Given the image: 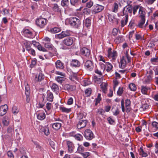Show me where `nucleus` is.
<instances>
[{
  "instance_id": "nucleus-64",
  "label": "nucleus",
  "mask_w": 158,
  "mask_h": 158,
  "mask_svg": "<svg viewBox=\"0 0 158 158\" xmlns=\"http://www.w3.org/2000/svg\"><path fill=\"white\" fill-rule=\"evenodd\" d=\"M8 158H14V155L11 151H8L7 153Z\"/></svg>"
},
{
  "instance_id": "nucleus-37",
  "label": "nucleus",
  "mask_w": 158,
  "mask_h": 158,
  "mask_svg": "<svg viewBox=\"0 0 158 158\" xmlns=\"http://www.w3.org/2000/svg\"><path fill=\"white\" fill-rule=\"evenodd\" d=\"M139 153L142 157H146L148 156L147 153L145 152L141 147L140 148L139 150Z\"/></svg>"
},
{
  "instance_id": "nucleus-44",
  "label": "nucleus",
  "mask_w": 158,
  "mask_h": 158,
  "mask_svg": "<svg viewBox=\"0 0 158 158\" xmlns=\"http://www.w3.org/2000/svg\"><path fill=\"white\" fill-rule=\"evenodd\" d=\"M13 113L15 115L19 112V109L16 106H14L12 110Z\"/></svg>"
},
{
  "instance_id": "nucleus-55",
  "label": "nucleus",
  "mask_w": 158,
  "mask_h": 158,
  "mask_svg": "<svg viewBox=\"0 0 158 158\" xmlns=\"http://www.w3.org/2000/svg\"><path fill=\"white\" fill-rule=\"evenodd\" d=\"M91 93V89L90 88L86 89L85 91V94L87 96H89Z\"/></svg>"
},
{
  "instance_id": "nucleus-6",
  "label": "nucleus",
  "mask_w": 158,
  "mask_h": 158,
  "mask_svg": "<svg viewBox=\"0 0 158 158\" xmlns=\"http://www.w3.org/2000/svg\"><path fill=\"white\" fill-rule=\"evenodd\" d=\"M24 44L27 50L28 51V52L32 55L35 56V50L31 48V43L29 42L28 41H25Z\"/></svg>"
},
{
  "instance_id": "nucleus-24",
  "label": "nucleus",
  "mask_w": 158,
  "mask_h": 158,
  "mask_svg": "<svg viewBox=\"0 0 158 158\" xmlns=\"http://www.w3.org/2000/svg\"><path fill=\"white\" fill-rule=\"evenodd\" d=\"M131 102L130 100L128 99L125 101L126 111L127 112H129L130 110V105Z\"/></svg>"
},
{
  "instance_id": "nucleus-21",
  "label": "nucleus",
  "mask_w": 158,
  "mask_h": 158,
  "mask_svg": "<svg viewBox=\"0 0 158 158\" xmlns=\"http://www.w3.org/2000/svg\"><path fill=\"white\" fill-rule=\"evenodd\" d=\"M87 123V121L86 120H80L77 125V127L78 129L83 128L86 126Z\"/></svg>"
},
{
  "instance_id": "nucleus-56",
  "label": "nucleus",
  "mask_w": 158,
  "mask_h": 158,
  "mask_svg": "<svg viewBox=\"0 0 158 158\" xmlns=\"http://www.w3.org/2000/svg\"><path fill=\"white\" fill-rule=\"evenodd\" d=\"M148 79H151L152 78L153 74V71L152 70L150 69L149 72H148Z\"/></svg>"
},
{
  "instance_id": "nucleus-52",
  "label": "nucleus",
  "mask_w": 158,
  "mask_h": 158,
  "mask_svg": "<svg viewBox=\"0 0 158 158\" xmlns=\"http://www.w3.org/2000/svg\"><path fill=\"white\" fill-rule=\"evenodd\" d=\"M2 14L6 16H9L10 15V14L9 13V10L6 9L3 10Z\"/></svg>"
},
{
  "instance_id": "nucleus-51",
  "label": "nucleus",
  "mask_w": 158,
  "mask_h": 158,
  "mask_svg": "<svg viewBox=\"0 0 158 158\" xmlns=\"http://www.w3.org/2000/svg\"><path fill=\"white\" fill-rule=\"evenodd\" d=\"M101 94H98V96H97V98H96L95 100L96 101V103H95V105H97L99 103L100 101L101 100Z\"/></svg>"
},
{
  "instance_id": "nucleus-27",
  "label": "nucleus",
  "mask_w": 158,
  "mask_h": 158,
  "mask_svg": "<svg viewBox=\"0 0 158 158\" xmlns=\"http://www.w3.org/2000/svg\"><path fill=\"white\" fill-rule=\"evenodd\" d=\"M47 99L49 102H52L53 98V95L52 93L49 91H48L47 92Z\"/></svg>"
},
{
  "instance_id": "nucleus-2",
  "label": "nucleus",
  "mask_w": 158,
  "mask_h": 158,
  "mask_svg": "<svg viewBox=\"0 0 158 158\" xmlns=\"http://www.w3.org/2000/svg\"><path fill=\"white\" fill-rule=\"evenodd\" d=\"M68 21L70 25L75 28H78L81 24L80 19L75 17H70Z\"/></svg>"
},
{
  "instance_id": "nucleus-20",
  "label": "nucleus",
  "mask_w": 158,
  "mask_h": 158,
  "mask_svg": "<svg viewBox=\"0 0 158 158\" xmlns=\"http://www.w3.org/2000/svg\"><path fill=\"white\" fill-rule=\"evenodd\" d=\"M120 5V3L117 2H114L112 5V12L114 13L117 12L119 9V5Z\"/></svg>"
},
{
  "instance_id": "nucleus-34",
  "label": "nucleus",
  "mask_w": 158,
  "mask_h": 158,
  "mask_svg": "<svg viewBox=\"0 0 158 158\" xmlns=\"http://www.w3.org/2000/svg\"><path fill=\"white\" fill-rule=\"evenodd\" d=\"M52 9L55 12H56L60 13H61V9L57 4H54V6Z\"/></svg>"
},
{
  "instance_id": "nucleus-9",
  "label": "nucleus",
  "mask_w": 158,
  "mask_h": 158,
  "mask_svg": "<svg viewBox=\"0 0 158 158\" xmlns=\"http://www.w3.org/2000/svg\"><path fill=\"white\" fill-rule=\"evenodd\" d=\"M81 55L84 58L89 59L90 56V52L89 49L85 47H83L80 50Z\"/></svg>"
},
{
  "instance_id": "nucleus-30",
  "label": "nucleus",
  "mask_w": 158,
  "mask_h": 158,
  "mask_svg": "<svg viewBox=\"0 0 158 158\" xmlns=\"http://www.w3.org/2000/svg\"><path fill=\"white\" fill-rule=\"evenodd\" d=\"M108 84L106 83L103 82L100 85L101 88L103 92L106 93L107 91V87Z\"/></svg>"
},
{
  "instance_id": "nucleus-50",
  "label": "nucleus",
  "mask_w": 158,
  "mask_h": 158,
  "mask_svg": "<svg viewBox=\"0 0 158 158\" xmlns=\"http://www.w3.org/2000/svg\"><path fill=\"white\" fill-rule=\"evenodd\" d=\"M135 26V21L133 20H131L129 22V26L130 28L132 29Z\"/></svg>"
},
{
  "instance_id": "nucleus-41",
  "label": "nucleus",
  "mask_w": 158,
  "mask_h": 158,
  "mask_svg": "<svg viewBox=\"0 0 158 158\" xmlns=\"http://www.w3.org/2000/svg\"><path fill=\"white\" fill-rule=\"evenodd\" d=\"M69 1L68 0H62L61 4L63 7H67L69 4Z\"/></svg>"
},
{
  "instance_id": "nucleus-58",
  "label": "nucleus",
  "mask_w": 158,
  "mask_h": 158,
  "mask_svg": "<svg viewBox=\"0 0 158 158\" xmlns=\"http://www.w3.org/2000/svg\"><path fill=\"white\" fill-rule=\"evenodd\" d=\"M37 63V60L35 59H34L31 60L30 67L31 68L34 67L36 64Z\"/></svg>"
},
{
  "instance_id": "nucleus-60",
  "label": "nucleus",
  "mask_w": 158,
  "mask_h": 158,
  "mask_svg": "<svg viewBox=\"0 0 158 158\" xmlns=\"http://www.w3.org/2000/svg\"><path fill=\"white\" fill-rule=\"evenodd\" d=\"M77 151L78 153H81V152L84 151V148L81 145H79L77 148Z\"/></svg>"
},
{
  "instance_id": "nucleus-29",
  "label": "nucleus",
  "mask_w": 158,
  "mask_h": 158,
  "mask_svg": "<svg viewBox=\"0 0 158 158\" xmlns=\"http://www.w3.org/2000/svg\"><path fill=\"white\" fill-rule=\"evenodd\" d=\"M84 24L87 28H88L90 27L91 24V20L89 18H86L84 22Z\"/></svg>"
},
{
  "instance_id": "nucleus-1",
  "label": "nucleus",
  "mask_w": 158,
  "mask_h": 158,
  "mask_svg": "<svg viewBox=\"0 0 158 158\" xmlns=\"http://www.w3.org/2000/svg\"><path fill=\"white\" fill-rule=\"evenodd\" d=\"M126 55V56L122 57L119 64V67L121 69H123L125 67L127 62L128 63L131 61V58L127 52Z\"/></svg>"
},
{
  "instance_id": "nucleus-5",
  "label": "nucleus",
  "mask_w": 158,
  "mask_h": 158,
  "mask_svg": "<svg viewBox=\"0 0 158 158\" xmlns=\"http://www.w3.org/2000/svg\"><path fill=\"white\" fill-rule=\"evenodd\" d=\"M72 32L69 30H66L62 31L60 34L56 35V38L61 39L67 36H69L71 35Z\"/></svg>"
},
{
  "instance_id": "nucleus-32",
  "label": "nucleus",
  "mask_w": 158,
  "mask_h": 158,
  "mask_svg": "<svg viewBox=\"0 0 158 158\" xmlns=\"http://www.w3.org/2000/svg\"><path fill=\"white\" fill-rule=\"evenodd\" d=\"M37 118L40 120H43L45 118V114L44 112H41L37 114Z\"/></svg>"
},
{
  "instance_id": "nucleus-19",
  "label": "nucleus",
  "mask_w": 158,
  "mask_h": 158,
  "mask_svg": "<svg viewBox=\"0 0 158 158\" xmlns=\"http://www.w3.org/2000/svg\"><path fill=\"white\" fill-rule=\"evenodd\" d=\"M70 64L73 67L78 68L81 65V63L77 60L73 59L71 61Z\"/></svg>"
},
{
  "instance_id": "nucleus-47",
  "label": "nucleus",
  "mask_w": 158,
  "mask_h": 158,
  "mask_svg": "<svg viewBox=\"0 0 158 158\" xmlns=\"http://www.w3.org/2000/svg\"><path fill=\"white\" fill-rule=\"evenodd\" d=\"M158 18V12L156 11L153 13V15L151 16V19L152 20H156Z\"/></svg>"
},
{
  "instance_id": "nucleus-59",
  "label": "nucleus",
  "mask_w": 158,
  "mask_h": 158,
  "mask_svg": "<svg viewBox=\"0 0 158 158\" xmlns=\"http://www.w3.org/2000/svg\"><path fill=\"white\" fill-rule=\"evenodd\" d=\"M113 83L114 84V90H115V89L118 84V82L117 80H113Z\"/></svg>"
},
{
  "instance_id": "nucleus-10",
  "label": "nucleus",
  "mask_w": 158,
  "mask_h": 158,
  "mask_svg": "<svg viewBox=\"0 0 158 158\" xmlns=\"http://www.w3.org/2000/svg\"><path fill=\"white\" fill-rule=\"evenodd\" d=\"M107 52V56L109 58H112L113 60L116 59L117 56V53L116 51L113 50L112 52V48H109L108 49Z\"/></svg>"
},
{
  "instance_id": "nucleus-15",
  "label": "nucleus",
  "mask_w": 158,
  "mask_h": 158,
  "mask_svg": "<svg viewBox=\"0 0 158 158\" xmlns=\"http://www.w3.org/2000/svg\"><path fill=\"white\" fill-rule=\"evenodd\" d=\"M39 131L41 133H44L46 136L50 134L49 129L48 127H44L41 126H39Z\"/></svg>"
},
{
  "instance_id": "nucleus-7",
  "label": "nucleus",
  "mask_w": 158,
  "mask_h": 158,
  "mask_svg": "<svg viewBox=\"0 0 158 158\" xmlns=\"http://www.w3.org/2000/svg\"><path fill=\"white\" fill-rule=\"evenodd\" d=\"M133 6L131 4H128V5L124 7L123 9V15L125 16L127 15L128 16V14H132L133 10Z\"/></svg>"
},
{
  "instance_id": "nucleus-40",
  "label": "nucleus",
  "mask_w": 158,
  "mask_h": 158,
  "mask_svg": "<svg viewBox=\"0 0 158 158\" xmlns=\"http://www.w3.org/2000/svg\"><path fill=\"white\" fill-rule=\"evenodd\" d=\"M61 29L59 27H55L52 28L50 29V31L52 33H56L60 32Z\"/></svg>"
},
{
  "instance_id": "nucleus-57",
  "label": "nucleus",
  "mask_w": 158,
  "mask_h": 158,
  "mask_svg": "<svg viewBox=\"0 0 158 158\" xmlns=\"http://www.w3.org/2000/svg\"><path fill=\"white\" fill-rule=\"evenodd\" d=\"M91 84L90 81L88 80H84L82 83V85L84 86H86Z\"/></svg>"
},
{
  "instance_id": "nucleus-12",
  "label": "nucleus",
  "mask_w": 158,
  "mask_h": 158,
  "mask_svg": "<svg viewBox=\"0 0 158 158\" xmlns=\"http://www.w3.org/2000/svg\"><path fill=\"white\" fill-rule=\"evenodd\" d=\"M84 136L85 139L88 140H91L94 136V134L91 130L89 129H87L84 132Z\"/></svg>"
},
{
  "instance_id": "nucleus-63",
  "label": "nucleus",
  "mask_w": 158,
  "mask_h": 158,
  "mask_svg": "<svg viewBox=\"0 0 158 158\" xmlns=\"http://www.w3.org/2000/svg\"><path fill=\"white\" fill-rule=\"evenodd\" d=\"M37 48V49L40 51L44 52L47 51L46 49L44 47H42L40 44H39Z\"/></svg>"
},
{
  "instance_id": "nucleus-33",
  "label": "nucleus",
  "mask_w": 158,
  "mask_h": 158,
  "mask_svg": "<svg viewBox=\"0 0 158 158\" xmlns=\"http://www.w3.org/2000/svg\"><path fill=\"white\" fill-rule=\"evenodd\" d=\"M33 142L34 143V146L35 147L36 150L38 152L41 151L42 149V148L40 145L39 143L35 141H33Z\"/></svg>"
},
{
  "instance_id": "nucleus-38",
  "label": "nucleus",
  "mask_w": 158,
  "mask_h": 158,
  "mask_svg": "<svg viewBox=\"0 0 158 158\" xmlns=\"http://www.w3.org/2000/svg\"><path fill=\"white\" fill-rule=\"evenodd\" d=\"M149 89V88L146 86H141V92L143 94H147V92Z\"/></svg>"
},
{
  "instance_id": "nucleus-4",
  "label": "nucleus",
  "mask_w": 158,
  "mask_h": 158,
  "mask_svg": "<svg viewBox=\"0 0 158 158\" xmlns=\"http://www.w3.org/2000/svg\"><path fill=\"white\" fill-rule=\"evenodd\" d=\"M99 65L103 72H104L105 69L107 72H109L113 68L112 64L108 62H106L105 64L100 62Z\"/></svg>"
},
{
  "instance_id": "nucleus-13",
  "label": "nucleus",
  "mask_w": 158,
  "mask_h": 158,
  "mask_svg": "<svg viewBox=\"0 0 158 158\" xmlns=\"http://www.w3.org/2000/svg\"><path fill=\"white\" fill-rule=\"evenodd\" d=\"M84 66L86 69L90 71H92L94 68L93 62L89 60H87L85 63Z\"/></svg>"
},
{
  "instance_id": "nucleus-48",
  "label": "nucleus",
  "mask_w": 158,
  "mask_h": 158,
  "mask_svg": "<svg viewBox=\"0 0 158 158\" xmlns=\"http://www.w3.org/2000/svg\"><path fill=\"white\" fill-rule=\"evenodd\" d=\"M129 87L131 91H135L136 89L135 85L133 83H131L129 85Z\"/></svg>"
},
{
  "instance_id": "nucleus-16",
  "label": "nucleus",
  "mask_w": 158,
  "mask_h": 158,
  "mask_svg": "<svg viewBox=\"0 0 158 158\" xmlns=\"http://www.w3.org/2000/svg\"><path fill=\"white\" fill-rule=\"evenodd\" d=\"M74 38L73 37H69L64 39L63 40L64 44L66 46H71L73 44Z\"/></svg>"
},
{
  "instance_id": "nucleus-35",
  "label": "nucleus",
  "mask_w": 158,
  "mask_h": 158,
  "mask_svg": "<svg viewBox=\"0 0 158 158\" xmlns=\"http://www.w3.org/2000/svg\"><path fill=\"white\" fill-rule=\"evenodd\" d=\"M61 126V124L59 123H56L52 125V127L55 130H58Z\"/></svg>"
},
{
  "instance_id": "nucleus-22",
  "label": "nucleus",
  "mask_w": 158,
  "mask_h": 158,
  "mask_svg": "<svg viewBox=\"0 0 158 158\" xmlns=\"http://www.w3.org/2000/svg\"><path fill=\"white\" fill-rule=\"evenodd\" d=\"M56 67L57 69H64V64L58 60L55 62Z\"/></svg>"
},
{
  "instance_id": "nucleus-61",
  "label": "nucleus",
  "mask_w": 158,
  "mask_h": 158,
  "mask_svg": "<svg viewBox=\"0 0 158 158\" xmlns=\"http://www.w3.org/2000/svg\"><path fill=\"white\" fill-rule=\"evenodd\" d=\"M150 61L153 64H154V63H158V57L152 58L151 59Z\"/></svg>"
},
{
  "instance_id": "nucleus-49",
  "label": "nucleus",
  "mask_w": 158,
  "mask_h": 158,
  "mask_svg": "<svg viewBox=\"0 0 158 158\" xmlns=\"http://www.w3.org/2000/svg\"><path fill=\"white\" fill-rule=\"evenodd\" d=\"M44 46L45 48H48L49 50H50L53 47V46L50 43H45Z\"/></svg>"
},
{
  "instance_id": "nucleus-36",
  "label": "nucleus",
  "mask_w": 158,
  "mask_h": 158,
  "mask_svg": "<svg viewBox=\"0 0 158 158\" xmlns=\"http://www.w3.org/2000/svg\"><path fill=\"white\" fill-rule=\"evenodd\" d=\"M60 110L62 112L65 113H68L71 111V108H67L63 106L60 107Z\"/></svg>"
},
{
  "instance_id": "nucleus-3",
  "label": "nucleus",
  "mask_w": 158,
  "mask_h": 158,
  "mask_svg": "<svg viewBox=\"0 0 158 158\" xmlns=\"http://www.w3.org/2000/svg\"><path fill=\"white\" fill-rule=\"evenodd\" d=\"M48 20L42 16H40L39 18L36 19L35 24L36 25L40 28H43L44 27L47 23Z\"/></svg>"
},
{
  "instance_id": "nucleus-31",
  "label": "nucleus",
  "mask_w": 158,
  "mask_h": 158,
  "mask_svg": "<svg viewBox=\"0 0 158 158\" xmlns=\"http://www.w3.org/2000/svg\"><path fill=\"white\" fill-rule=\"evenodd\" d=\"M71 5L77 6L81 4V0H70Z\"/></svg>"
},
{
  "instance_id": "nucleus-43",
  "label": "nucleus",
  "mask_w": 158,
  "mask_h": 158,
  "mask_svg": "<svg viewBox=\"0 0 158 158\" xmlns=\"http://www.w3.org/2000/svg\"><path fill=\"white\" fill-rule=\"evenodd\" d=\"M74 138L75 139L79 141L82 140L83 139V136L79 134H77L75 135Z\"/></svg>"
},
{
  "instance_id": "nucleus-8",
  "label": "nucleus",
  "mask_w": 158,
  "mask_h": 158,
  "mask_svg": "<svg viewBox=\"0 0 158 158\" xmlns=\"http://www.w3.org/2000/svg\"><path fill=\"white\" fill-rule=\"evenodd\" d=\"M104 6L98 4H95L92 7V11L94 14L98 13L103 10Z\"/></svg>"
},
{
  "instance_id": "nucleus-54",
  "label": "nucleus",
  "mask_w": 158,
  "mask_h": 158,
  "mask_svg": "<svg viewBox=\"0 0 158 158\" xmlns=\"http://www.w3.org/2000/svg\"><path fill=\"white\" fill-rule=\"evenodd\" d=\"M152 125L153 128L156 130L158 129V123L156 122H153L152 123Z\"/></svg>"
},
{
  "instance_id": "nucleus-25",
  "label": "nucleus",
  "mask_w": 158,
  "mask_h": 158,
  "mask_svg": "<svg viewBox=\"0 0 158 158\" xmlns=\"http://www.w3.org/2000/svg\"><path fill=\"white\" fill-rule=\"evenodd\" d=\"M103 71H102L101 69V70H99L98 69H97L95 71V73L97 74L98 75V76H94V79H101L100 77H101L102 75V73Z\"/></svg>"
},
{
  "instance_id": "nucleus-53",
  "label": "nucleus",
  "mask_w": 158,
  "mask_h": 158,
  "mask_svg": "<svg viewBox=\"0 0 158 158\" xmlns=\"http://www.w3.org/2000/svg\"><path fill=\"white\" fill-rule=\"evenodd\" d=\"M139 6L138 5H135L134 6H133V10L132 12L133 14L135 15V13L137 12L139 8Z\"/></svg>"
},
{
  "instance_id": "nucleus-17",
  "label": "nucleus",
  "mask_w": 158,
  "mask_h": 158,
  "mask_svg": "<svg viewBox=\"0 0 158 158\" xmlns=\"http://www.w3.org/2000/svg\"><path fill=\"white\" fill-rule=\"evenodd\" d=\"M66 144L68 148V152L70 153L73 152L74 148L73 143L71 141L67 140Z\"/></svg>"
},
{
  "instance_id": "nucleus-18",
  "label": "nucleus",
  "mask_w": 158,
  "mask_h": 158,
  "mask_svg": "<svg viewBox=\"0 0 158 158\" xmlns=\"http://www.w3.org/2000/svg\"><path fill=\"white\" fill-rule=\"evenodd\" d=\"M8 108V106L6 105L2 106L0 107V116H2L6 113Z\"/></svg>"
},
{
  "instance_id": "nucleus-28",
  "label": "nucleus",
  "mask_w": 158,
  "mask_h": 158,
  "mask_svg": "<svg viewBox=\"0 0 158 158\" xmlns=\"http://www.w3.org/2000/svg\"><path fill=\"white\" fill-rule=\"evenodd\" d=\"M140 18L141 19L139 21L137 26L139 28H143V25L145 21V18H143V17H142V18Z\"/></svg>"
},
{
  "instance_id": "nucleus-45",
  "label": "nucleus",
  "mask_w": 158,
  "mask_h": 158,
  "mask_svg": "<svg viewBox=\"0 0 158 158\" xmlns=\"http://www.w3.org/2000/svg\"><path fill=\"white\" fill-rule=\"evenodd\" d=\"M51 88L52 91L54 92L56 91L59 89V87L58 85L54 83L52 85Z\"/></svg>"
},
{
  "instance_id": "nucleus-14",
  "label": "nucleus",
  "mask_w": 158,
  "mask_h": 158,
  "mask_svg": "<svg viewBox=\"0 0 158 158\" xmlns=\"http://www.w3.org/2000/svg\"><path fill=\"white\" fill-rule=\"evenodd\" d=\"M22 34L26 37L33 38L34 36L32 32L28 29H23L21 31Z\"/></svg>"
},
{
  "instance_id": "nucleus-46",
  "label": "nucleus",
  "mask_w": 158,
  "mask_h": 158,
  "mask_svg": "<svg viewBox=\"0 0 158 158\" xmlns=\"http://www.w3.org/2000/svg\"><path fill=\"white\" fill-rule=\"evenodd\" d=\"M9 120L8 117H5L2 120L3 124L6 126H7L9 124Z\"/></svg>"
},
{
  "instance_id": "nucleus-62",
  "label": "nucleus",
  "mask_w": 158,
  "mask_h": 158,
  "mask_svg": "<svg viewBox=\"0 0 158 158\" xmlns=\"http://www.w3.org/2000/svg\"><path fill=\"white\" fill-rule=\"evenodd\" d=\"M123 92V88L119 87L118 90L117 91V94L118 96H121Z\"/></svg>"
},
{
  "instance_id": "nucleus-39",
  "label": "nucleus",
  "mask_w": 158,
  "mask_h": 158,
  "mask_svg": "<svg viewBox=\"0 0 158 158\" xmlns=\"http://www.w3.org/2000/svg\"><path fill=\"white\" fill-rule=\"evenodd\" d=\"M139 14L140 15L139 16L140 18H142L143 17V18H145V12L143 11V9L142 7H140L139 8Z\"/></svg>"
},
{
  "instance_id": "nucleus-23",
  "label": "nucleus",
  "mask_w": 158,
  "mask_h": 158,
  "mask_svg": "<svg viewBox=\"0 0 158 158\" xmlns=\"http://www.w3.org/2000/svg\"><path fill=\"white\" fill-rule=\"evenodd\" d=\"M128 16L127 15L125 16L122 19L121 22V26L122 27H124L126 25L128 22Z\"/></svg>"
},
{
  "instance_id": "nucleus-26",
  "label": "nucleus",
  "mask_w": 158,
  "mask_h": 158,
  "mask_svg": "<svg viewBox=\"0 0 158 158\" xmlns=\"http://www.w3.org/2000/svg\"><path fill=\"white\" fill-rule=\"evenodd\" d=\"M124 40V39L123 36L119 35L115 39L114 41L116 43L118 44L123 42Z\"/></svg>"
},
{
  "instance_id": "nucleus-42",
  "label": "nucleus",
  "mask_w": 158,
  "mask_h": 158,
  "mask_svg": "<svg viewBox=\"0 0 158 158\" xmlns=\"http://www.w3.org/2000/svg\"><path fill=\"white\" fill-rule=\"evenodd\" d=\"M44 75L41 73H40L39 74H36L35 75V79H44Z\"/></svg>"
},
{
  "instance_id": "nucleus-11",
  "label": "nucleus",
  "mask_w": 158,
  "mask_h": 158,
  "mask_svg": "<svg viewBox=\"0 0 158 158\" xmlns=\"http://www.w3.org/2000/svg\"><path fill=\"white\" fill-rule=\"evenodd\" d=\"M25 94L26 96V102L27 103H29L31 99L30 96V89L29 85L27 84H26L25 86Z\"/></svg>"
}]
</instances>
